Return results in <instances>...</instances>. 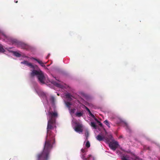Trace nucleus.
I'll list each match as a JSON object with an SVG mask.
<instances>
[{
    "label": "nucleus",
    "mask_w": 160,
    "mask_h": 160,
    "mask_svg": "<svg viewBox=\"0 0 160 160\" xmlns=\"http://www.w3.org/2000/svg\"><path fill=\"white\" fill-rule=\"evenodd\" d=\"M5 51V50L4 49L3 46L0 44V53H3Z\"/></svg>",
    "instance_id": "nucleus-13"
},
{
    "label": "nucleus",
    "mask_w": 160,
    "mask_h": 160,
    "mask_svg": "<svg viewBox=\"0 0 160 160\" xmlns=\"http://www.w3.org/2000/svg\"><path fill=\"white\" fill-rule=\"evenodd\" d=\"M55 98L53 96H51L50 98V100L52 102V103H54L55 102Z\"/></svg>",
    "instance_id": "nucleus-19"
},
{
    "label": "nucleus",
    "mask_w": 160,
    "mask_h": 160,
    "mask_svg": "<svg viewBox=\"0 0 160 160\" xmlns=\"http://www.w3.org/2000/svg\"><path fill=\"white\" fill-rule=\"evenodd\" d=\"M95 120L97 121V122L99 123V125L100 126V127H102L103 125L100 122L98 121L97 119L95 118Z\"/></svg>",
    "instance_id": "nucleus-25"
},
{
    "label": "nucleus",
    "mask_w": 160,
    "mask_h": 160,
    "mask_svg": "<svg viewBox=\"0 0 160 160\" xmlns=\"http://www.w3.org/2000/svg\"><path fill=\"white\" fill-rule=\"evenodd\" d=\"M70 111V112L71 113H74L75 112V111L76 110L75 109L73 108V109H71L70 108V110H69Z\"/></svg>",
    "instance_id": "nucleus-22"
},
{
    "label": "nucleus",
    "mask_w": 160,
    "mask_h": 160,
    "mask_svg": "<svg viewBox=\"0 0 160 160\" xmlns=\"http://www.w3.org/2000/svg\"><path fill=\"white\" fill-rule=\"evenodd\" d=\"M91 126L93 127L95 129L97 128V125L96 124V123L94 122H92L91 123Z\"/></svg>",
    "instance_id": "nucleus-16"
},
{
    "label": "nucleus",
    "mask_w": 160,
    "mask_h": 160,
    "mask_svg": "<svg viewBox=\"0 0 160 160\" xmlns=\"http://www.w3.org/2000/svg\"><path fill=\"white\" fill-rule=\"evenodd\" d=\"M58 113L56 111L54 112L48 111V116L49 118V120H52L56 122V118L58 117Z\"/></svg>",
    "instance_id": "nucleus-3"
},
{
    "label": "nucleus",
    "mask_w": 160,
    "mask_h": 160,
    "mask_svg": "<svg viewBox=\"0 0 160 160\" xmlns=\"http://www.w3.org/2000/svg\"><path fill=\"white\" fill-rule=\"evenodd\" d=\"M31 59H33L34 60H35L37 61L38 63L42 67H45V66L44 64V63L41 60L37 59L35 58L32 57L31 58Z\"/></svg>",
    "instance_id": "nucleus-9"
},
{
    "label": "nucleus",
    "mask_w": 160,
    "mask_h": 160,
    "mask_svg": "<svg viewBox=\"0 0 160 160\" xmlns=\"http://www.w3.org/2000/svg\"><path fill=\"white\" fill-rule=\"evenodd\" d=\"M147 149L149 150H150V148L149 147H148Z\"/></svg>",
    "instance_id": "nucleus-32"
},
{
    "label": "nucleus",
    "mask_w": 160,
    "mask_h": 160,
    "mask_svg": "<svg viewBox=\"0 0 160 160\" xmlns=\"http://www.w3.org/2000/svg\"><path fill=\"white\" fill-rule=\"evenodd\" d=\"M90 157L92 158V156L91 155H89L88 157L87 158H85L84 160H87L88 159V160H89L90 159ZM92 158H93V159H94V158L93 157H92Z\"/></svg>",
    "instance_id": "nucleus-27"
},
{
    "label": "nucleus",
    "mask_w": 160,
    "mask_h": 160,
    "mask_svg": "<svg viewBox=\"0 0 160 160\" xmlns=\"http://www.w3.org/2000/svg\"><path fill=\"white\" fill-rule=\"evenodd\" d=\"M108 143L110 148L113 151H115L119 145L117 141L111 142Z\"/></svg>",
    "instance_id": "nucleus-4"
},
{
    "label": "nucleus",
    "mask_w": 160,
    "mask_h": 160,
    "mask_svg": "<svg viewBox=\"0 0 160 160\" xmlns=\"http://www.w3.org/2000/svg\"><path fill=\"white\" fill-rule=\"evenodd\" d=\"M105 139L106 141L108 142H111V141H113V139L112 136L110 134L107 136V137H105Z\"/></svg>",
    "instance_id": "nucleus-7"
},
{
    "label": "nucleus",
    "mask_w": 160,
    "mask_h": 160,
    "mask_svg": "<svg viewBox=\"0 0 160 160\" xmlns=\"http://www.w3.org/2000/svg\"><path fill=\"white\" fill-rule=\"evenodd\" d=\"M33 66H34V68H32L33 70H35V69H36L37 70H38V69H39V68H38V66L36 65H33Z\"/></svg>",
    "instance_id": "nucleus-26"
},
{
    "label": "nucleus",
    "mask_w": 160,
    "mask_h": 160,
    "mask_svg": "<svg viewBox=\"0 0 160 160\" xmlns=\"http://www.w3.org/2000/svg\"><path fill=\"white\" fill-rule=\"evenodd\" d=\"M85 108L89 112L90 116H91L92 118H95V116H94V115L92 113V112H91L90 111V110L89 109V108H88L87 107H86V106H85Z\"/></svg>",
    "instance_id": "nucleus-12"
},
{
    "label": "nucleus",
    "mask_w": 160,
    "mask_h": 160,
    "mask_svg": "<svg viewBox=\"0 0 160 160\" xmlns=\"http://www.w3.org/2000/svg\"><path fill=\"white\" fill-rule=\"evenodd\" d=\"M55 122L52 120H48L47 127V135L46 138L43 151L37 155V160H48L49 154L54 142V135L50 130L53 128Z\"/></svg>",
    "instance_id": "nucleus-1"
},
{
    "label": "nucleus",
    "mask_w": 160,
    "mask_h": 160,
    "mask_svg": "<svg viewBox=\"0 0 160 160\" xmlns=\"http://www.w3.org/2000/svg\"><path fill=\"white\" fill-rule=\"evenodd\" d=\"M85 136L86 137V139H87L88 137L89 136V132L88 131H86L85 133Z\"/></svg>",
    "instance_id": "nucleus-23"
},
{
    "label": "nucleus",
    "mask_w": 160,
    "mask_h": 160,
    "mask_svg": "<svg viewBox=\"0 0 160 160\" xmlns=\"http://www.w3.org/2000/svg\"><path fill=\"white\" fill-rule=\"evenodd\" d=\"M15 2L16 3H17L18 2V0H15Z\"/></svg>",
    "instance_id": "nucleus-31"
},
{
    "label": "nucleus",
    "mask_w": 160,
    "mask_h": 160,
    "mask_svg": "<svg viewBox=\"0 0 160 160\" xmlns=\"http://www.w3.org/2000/svg\"><path fill=\"white\" fill-rule=\"evenodd\" d=\"M65 96H66V97L67 98H68V99L71 98L72 96L70 94L67 93V94H66Z\"/></svg>",
    "instance_id": "nucleus-21"
},
{
    "label": "nucleus",
    "mask_w": 160,
    "mask_h": 160,
    "mask_svg": "<svg viewBox=\"0 0 160 160\" xmlns=\"http://www.w3.org/2000/svg\"><path fill=\"white\" fill-rule=\"evenodd\" d=\"M41 93H42V96H43V97H44V96L45 97L46 96L45 94L44 93V92H42Z\"/></svg>",
    "instance_id": "nucleus-28"
},
{
    "label": "nucleus",
    "mask_w": 160,
    "mask_h": 160,
    "mask_svg": "<svg viewBox=\"0 0 160 160\" xmlns=\"http://www.w3.org/2000/svg\"><path fill=\"white\" fill-rule=\"evenodd\" d=\"M50 55V54H49L47 57V58H48L49 57Z\"/></svg>",
    "instance_id": "nucleus-30"
},
{
    "label": "nucleus",
    "mask_w": 160,
    "mask_h": 160,
    "mask_svg": "<svg viewBox=\"0 0 160 160\" xmlns=\"http://www.w3.org/2000/svg\"><path fill=\"white\" fill-rule=\"evenodd\" d=\"M86 146L88 148L90 147V143L89 141H88L86 144Z\"/></svg>",
    "instance_id": "nucleus-24"
},
{
    "label": "nucleus",
    "mask_w": 160,
    "mask_h": 160,
    "mask_svg": "<svg viewBox=\"0 0 160 160\" xmlns=\"http://www.w3.org/2000/svg\"><path fill=\"white\" fill-rule=\"evenodd\" d=\"M30 75L32 77H33L36 75L40 82L43 84L45 83L44 80H45V77L42 72L39 69L38 70H33L30 73Z\"/></svg>",
    "instance_id": "nucleus-2"
},
{
    "label": "nucleus",
    "mask_w": 160,
    "mask_h": 160,
    "mask_svg": "<svg viewBox=\"0 0 160 160\" xmlns=\"http://www.w3.org/2000/svg\"><path fill=\"white\" fill-rule=\"evenodd\" d=\"M128 155H126V156H122V160H128Z\"/></svg>",
    "instance_id": "nucleus-17"
},
{
    "label": "nucleus",
    "mask_w": 160,
    "mask_h": 160,
    "mask_svg": "<svg viewBox=\"0 0 160 160\" xmlns=\"http://www.w3.org/2000/svg\"><path fill=\"white\" fill-rule=\"evenodd\" d=\"M84 156H82V158H84Z\"/></svg>",
    "instance_id": "nucleus-33"
},
{
    "label": "nucleus",
    "mask_w": 160,
    "mask_h": 160,
    "mask_svg": "<svg viewBox=\"0 0 160 160\" xmlns=\"http://www.w3.org/2000/svg\"><path fill=\"white\" fill-rule=\"evenodd\" d=\"M17 46L21 48L26 50L29 48V46L28 45L21 42H18Z\"/></svg>",
    "instance_id": "nucleus-5"
},
{
    "label": "nucleus",
    "mask_w": 160,
    "mask_h": 160,
    "mask_svg": "<svg viewBox=\"0 0 160 160\" xmlns=\"http://www.w3.org/2000/svg\"><path fill=\"white\" fill-rule=\"evenodd\" d=\"M52 84L56 85L57 87H60V85L58 83L52 81Z\"/></svg>",
    "instance_id": "nucleus-20"
},
{
    "label": "nucleus",
    "mask_w": 160,
    "mask_h": 160,
    "mask_svg": "<svg viewBox=\"0 0 160 160\" xmlns=\"http://www.w3.org/2000/svg\"><path fill=\"white\" fill-rule=\"evenodd\" d=\"M65 103L66 106L68 108V109L70 110L71 108L70 106L72 105L71 103L69 102H65Z\"/></svg>",
    "instance_id": "nucleus-14"
},
{
    "label": "nucleus",
    "mask_w": 160,
    "mask_h": 160,
    "mask_svg": "<svg viewBox=\"0 0 160 160\" xmlns=\"http://www.w3.org/2000/svg\"><path fill=\"white\" fill-rule=\"evenodd\" d=\"M104 123L106 124L109 128H110V124L108 121L107 120H105L104 122Z\"/></svg>",
    "instance_id": "nucleus-18"
},
{
    "label": "nucleus",
    "mask_w": 160,
    "mask_h": 160,
    "mask_svg": "<svg viewBox=\"0 0 160 160\" xmlns=\"http://www.w3.org/2000/svg\"><path fill=\"white\" fill-rule=\"evenodd\" d=\"M96 138L97 140L99 141H102L105 139V137L104 136H102L100 135H98L96 137Z\"/></svg>",
    "instance_id": "nucleus-10"
},
{
    "label": "nucleus",
    "mask_w": 160,
    "mask_h": 160,
    "mask_svg": "<svg viewBox=\"0 0 160 160\" xmlns=\"http://www.w3.org/2000/svg\"><path fill=\"white\" fill-rule=\"evenodd\" d=\"M13 52L14 55L17 57H20L21 56V55L20 53L16 52L13 51Z\"/></svg>",
    "instance_id": "nucleus-15"
},
{
    "label": "nucleus",
    "mask_w": 160,
    "mask_h": 160,
    "mask_svg": "<svg viewBox=\"0 0 160 160\" xmlns=\"http://www.w3.org/2000/svg\"><path fill=\"white\" fill-rule=\"evenodd\" d=\"M81 151L83 153H84L85 151V150L83 149H82Z\"/></svg>",
    "instance_id": "nucleus-29"
},
{
    "label": "nucleus",
    "mask_w": 160,
    "mask_h": 160,
    "mask_svg": "<svg viewBox=\"0 0 160 160\" xmlns=\"http://www.w3.org/2000/svg\"><path fill=\"white\" fill-rule=\"evenodd\" d=\"M21 63L25 64L27 66L29 67L30 68H34V66L31 63L27 61H24L23 62H22Z\"/></svg>",
    "instance_id": "nucleus-8"
},
{
    "label": "nucleus",
    "mask_w": 160,
    "mask_h": 160,
    "mask_svg": "<svg viewBox=\"0 0 160 160\" xmlns=\"http://www.w3.org/2000/svg\"><path fill=\"white\" fill-rule=\"evenodd\" d=\"M74 129L77 132H82L83 131L82 125L79 123L77 124L75 127Z\"/></svg>",
    "instance_id": "nucleus-6"
},
{
    "label": "nucleus",
    "mask_w": 160,
    "mask_h": 160,
    "mask_svg": "<svg viewBox=\"0 0 160 160\" xmlns=\"http://www.w3.org/2000/svg\"><path fill=\"white\" fill-rule=\"evenodd\" d=\"M83 114V111H81L80 112H77L75 113L76 116L78 117H80L82 116Z\"/></svg>",
    "instance_id": "nucleus-11"
}]
</instances>
